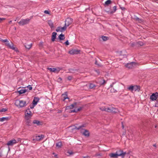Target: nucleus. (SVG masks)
Wrapping results in <instances>:
<instances>
[{
	"mask_svg": "<svg viewBox=\"0 0 158 158\" xmlns=\"http://www.w3.org/2000/svg\"><path fill=\"white\" fill-rule=\"evenodd\" d=\"M15 105L19 107H23L26 106V102L23 100H17L15 102Z\"/></svg>",
	"mask_w": 158,
	"mask_h": 158,
	"instance_id": "1",
	"label": "nucleus"
},
{
	"mask_svg": "<svg viewBox=\"0 0 158 158\" xmlns=\"http://www.w3.org/2000/svg\"><path fill=\"white\" fill-rule=\"evenodd\" d=\"M33 114L28 107L25 111L24 118H31Z\"/></svg>",
	"mask_w": 158,
	"mask_h": 158,
	"instance_id": "2",
	"label": "nucleus"
},
{
	"mask_svg": "<svg viewBox=\"0 0 158 158\" xmlns=\"http://www.w3.org/2000/svg\"><path fill=\"white\" fill-rule=\"evenodd\" d=\"M125 155V153H123L122 152L118 154L116 153H111L109 154V156L111 157L114 158H117L118 156H121L123 158Z\"/></svg>",
	"mask_w": 158,
	"mask_h": 158,
	"instance_id": "3",
	"label": "nucleus"
},
{
	"mask_svg": "<svg viewBox=\"0 0 158 158\" xmlns=\"http://www.w3.org/2000/svg\"><path fill=\"white\" fill-rule=\"evenodd\" d=\"M0 40L4 43H5L6 45L10 48L13 49H15V48L13 47V44L11 42V44H10L7 40H3L1 39Z\"/></svg>",
	"mask_w": 158,
	"mask_h": 158,
	"instance_id": "4",
	"label": "nucleus"
},
{
	"mask_svg": "<svg viewBox=\"0 0 158 158\" xmlns=\"http://www.w3.org/2000/svg\"><path fill=\"white\" fill-rule=\"evenodd\" d=\"M30 20V19L29 18L21 19L18 22V23L20 25L23 26L28 23Z\"/></svg>",
	"mask_w": 158,
	"mask_h": 158,
	"instance_id": "5",
	"label": "nucleus"
},
{
	"mask_svg": "<svg viewBox=\"0 0 158 158\" xmlns=\"http://www.w3.org/2000/svg\"><path fill=\"white\" fill-rule=\"evenodd\" d=\"M96 86L95 84L93 83H90L87 84L85 85L84 86V88L85 90H87V89H86V87H89V89H94L96 87Z\"/></svg>",
	"mask_w": 158,
	"mask_h": 158,
	"instance_id": "6",
	"label": "nucleus"
},
{
	"mask_svg": "<svg viewBox=\"0 0 158 158\" xmlns=\"http://www.w3.org/2000/svg\"><path fill=\"white\" fill-rule=\"evenodd\" d=\"M73 22V19L71 18H67L65 21V26L67 27L70 25Z\"/></svg>",
	"mask_w": 158,
	"mask_h": 158,
	"instance_id": "7",
	"label": "nucleus"
},
{
	"mask_svg": "<svg viewBox=\"0 0 158 158\" xmlns=\"http://www.w3.org/2000/svg\"><path fill=\"white\" fill-rule=\"evenodd\" d=\"M77 103L74 102L69 106H67L66 107V110H69L72 109L73 108H76L77 106Z\"/></svg>",
	"mask_w": 158,
	"mask_h": 158,
	"instance_id": "8",
	"label": "nucleus"
},
{
	"mask_svg": "<svg viewBox=\"0 0 158 158\" xmlns=\"http://www.w3.org/2000/svg\"><path fill=\"white\" fill-rule=\"evenodd\" d=\"M109 109L108 112L115 113L118 112V109L116 108L113 107H109Z\"/></svg>",
	"mask_w": 158,
	"mask_h": 158,
	"instance_id": "9",
	"label": "nucleus"
},
{
	"mask_svg": "<svg viewBox=\"0 0 158 158\" xmlns=\"http://www.w3.org/2000/svg\"><path fill=\"white\" fill-rule=\"evenodd\" d=\"M158 97V93L156 92L153 94L150 97V98L152 101L156 100Z\"/></svg>",
	"mask_w": 158,
	"mask_h": 158,
	"instance_id": "10",
	"label": "nucleus"
},
{
	"mask_svg": "<svg viewBox=\"0 0 158 158\" xmlns=\"http://www.w3.org/2000/svg\"><path fill=\"white\" fill-rule=\"evenodd\" d=\"M80 50L76 49H72L69 51V53L71 55L76 54L79 53Z\"/></svg>",
	"mask_w": 158,
	"mask_h": 158,
	"instance_id": "11",
	"label": "nucleus"
},
{
	"mask_svg": "<svg viewBox=\"0 0 158 158\" xmlns=\"http://www.w3.org/2000/svg\"><path fill=\"white\" fill-rule=\"evenodd\" d=\"M67 27L64 25L63 27H57L56 30V31L57 32L60 31L63 32L65 31Z\"/></svg>",
	"mask_w": 158,
	"mask_h": 158,
	"instance_id": "12",
	"label": "nucleus"
},
{
	"mask_svg": "<svg viewBox=\"0 0 158 158\" xmlns=\"http://www.w3.org/2000/svg\"><path fill=\"white\" fill-rule=\"evenodd\" d=\"M15 143H16V141L15 139H14L9 141L7 142V145L8 146H12Z\"/></svg>",
	"mask_w": 158,
	"mask_h": 158,
	"instance_id": "13",
	"label": "nucleus"
},
{
	"mask_svg": "<svg viewBox=\"0 0 158 158\" xmlns=\"http://www.w3.org/2000/svg\"><path fill=\"white\" fill-rule=\"evenodd\" d=\"M135 63L134 62H131V63H127L125 66L126 67L129 69H132L134 67V65H135Z\"/></svg>",
	"mask_w": 158,
	"mask_h": 158,
	"instance_id": "14",
	"label": "nucleus"
},
{
	"mask_svg": "<svg viewBox=\"0 0 158 158\" xmlns=\"http://www.w3.org/2000/svg\"><path fill=\"white\" fill-rule=\"evenodd\" d=\"M66 99H69V98L68 97L67 93V92H65L64 94H62L61 96V99L64 101Z\"/></svg>",
	"mask_w": 158,
	"mask_h": 158,
	"instance_id": "15",
	"label": "nucleus"
},
{
	"mask_svg": "<svg viewBox=\"0 0 158 158\" xmlns=\"http://www.w3.org/2000/svg\"><path fill=\"white\" fill-rule=\"evenodd\" d=\"M114 83H113L111 84L110 85V87L111 88L110 91L111 93H116L117 92V89H114Z\"/></svg>",
	"mask_w": 158,
	"mask_h": 158,
	"instance_id": "16",
	"label": "nucleus"
},
{
	"mask_svg": "<svg viewBox=\"0 0 158 158\" xmlns=\"http://www.w3.org/2000/svg\"><path fill=\"white\" fill-rule=\"evenodd\" d=\"M39 98L38 97H35L32 102V103L34 106L36 105L37 103L39 102Z\"/></svg>",
	"mask_w": 158,
	"mask_h": 158,
	"instance_id": "17",
	"label": "nucleus"
},
{
	"mask_svg": "<svg viewBox=\"0 0 158 158\" xmlns=\"http://www.w3.org/2000/svg\"><path fill=\"white\" fill-rule=\"evenodd\" d=\"M25 120V122H26V124L27 126H30L31 122V118H24Z\"/></svg>",
	"mask_w": 158,
	"mask_h": 158,
	"instance_id": "18",
	"label": "nucleus"
},
{
	"mask_svg": "<svg viewBox=\"0 0 158 158\" xmlns=\"http://www.w3.org/2000/svg\"><path fill=\"white\" fill-rule=\"evenodd\" d=\"M140 90V87L139 85H134V91L139 92Z\"/></svg>",
	"mask_w": 158,
	"mask_h": 158,
	"instance_id": "19",
	"label": "nucleus"
},
{
	"mask_svg": "<svg viewBox=\"0 0 158 158\" xmlns=\"http://www.w3.org/2000/svg\"><path fill=\"white\" fill-rule=\"evenodd\" d=\"M56 34L57 33L56 32H53L52 33V41L54 42L55 41Z\"/></svg>",
	"mask_w": 158,
	"mask_h": 158,
	"instance_id": "20",
	"label": "nucleus"
},
{
	"mask_svg": "<svg viewBox=\"0 0 158 158\" xmlns=\"http://www.w3.org/2000/svg\"><path fill=\"white\" fill-rule=\"evenodd\" d=\"M109 107L106 108L105 106H102L99 108V109L102 111H105L108 112Z\"/></svg>",
	"mask_w": 158,
	"mask_h": 158,
	"instance_id": "21",
	"label": "nucleus"
},
{
	"mask_svg": "<svg viewBox=\"0 0 158 158\" xmlns=\"http://www.w3.org/2000/svg\"><path fill=\"white\" fill-rule=\"evenodd\" d=\"M44 137V135H38L35 136V139L37 140H40L42 139H43Z\"/></svg>",
	"mask_w": 158,
	"mask_h": 158,
	"instance_id": "22",
	"label": "nucleus"
},
{
	"mask_svg": "<svg viewBox=\"0 0 158 158\" xmlns=\"http://www.w3.org/2000/svg\"><path fill=\"white\" fill-rule=\"evenodd\" d=\"M83 135L85 136L88 137L89 135V133L88 130H85L83 133Z\"/></svg>",
	"mask_w": 158,
	"mask_h": 158,
	"instance_id": "23",
	"label": "nucleus"
},
{
	"mask_svg": "<svg viewBox=\"0 0 158 158\" xmlns=\"http://www.w3.org/2000/svg\"><path fill=\"white\" fill-rule=\"evenodd\" d=\"M134 85H131L127 88L128 90L131 91V92H133L134 91Z\"/></svg>",
	"mask_w": 158,
	"mask_h": 158,
	"instance_id": "24",
	"label": "nucleus"
},
{
	"mask_svg": "<svg viewBox=\"0 0 158 158\" xmlns=\"http://www.w3.org/2000/svg\"><path fill=\"white\" fill-rule=\"evenodd\" d=\"M27 90V89H22L21 90L18 91V92L20 94H22L24 93H25L26 92Z\"/></svg>",
	"mask_w": 158,
	"mask_h": 158,
	"instance_id": "25",
	"label": "nucleus"
},
{
	"mask_svg": "<svg viewBox=\"0 0 158 158\" xmlns=\"http://www.w3.org/2000/svg\"><path fill=\"white\" fill-rule=\"evenodd\" d=\"M85 124H83L80 126H79L78 127H75V129L77 130H79V129H81L82 127H85Z\"/></svg>",
	"mask_w": 158,
	"mask_h": 158,
	"instance_id": "26",
	"label": "nucleus"
},
{
	"mask_svg": "<svg viewBox=\"0 0 158 158\" xmlns=\"http://www.w3.org/2000/svg\"><path fill=\"white\" fill-rule=\"evenodd\" d=\"M24 46L26 48L29 49L32 47V44H26L24 45Z\"/></svg>",
	"mask_w": 158,
	"mask_h": 158,
	"instance_id": "27",
	"label": "nucleus"
},
{
	"mask_svg": "<svg viewBox=\"0 0 158 158\" xmlns=\"http://www.w3.org/2000/svg\"><path fill=\"white\" fill-rule=\"evenodd\" d=\"M48 23L51 29L54 28V27L53 24L51 21H48Z\"/></svg>",
	"mask_w": 158,
	"mask_h": 158,
	"instance_id": "28",
	"label": "nucleus"
},
{
	"mask_svg": "<svg viewBox=\"0 0 158 158\" xmlns=\"http://www.w3.org/2000/svg\"><path fill=\"white\" fill-rule=\"evenodd\" d=\"M59 39L60 40H63L64 39V35L62 34H60L58 37Z\"/></svg>",
	"mask_w": 158,
	"mask_h": 158,
	"instance_id": "29",
	"label": "nucleus"
},
{
	"mask_svg": "<svg viewBox=\"0 0 158 158\" xmlns=\"http://www.w3.org/2000/svg\"><path fill=\"white\" fill-rule=\"evenodd\" d=\"M39 120H34L33 121V123L34 124H36L37 125H40L41 124Z\"/></svg>",
	"mask_w": 158,
	"mask_h": 158,
	"instance_id": "30",
	"label": "nucleus"
},
{
	"mask_svg": "<svg viewBox=\"0 0 158 158\" xmlns=\"http://www.w3.org/2000/svg\"><path fill=\"white\" fill-rule=\"evenodd\" d=\"M111 0H107L105 2L104 6H108L110 4H111Z\"/></svg>",
	"mask_w": 158,
	"mask_h": 158,
	"instance_id": "31",
	"label": "nucleus"
},
{
	"mask_svg": "<svg viewBox=\"0 0 158 158\" xmlns=\"http://www.w3.org/2000/svg\"><path fill=\"white\" fill-rule=\"evenodd\" d=\"M48 69L51 72H55L56 70V69L52 68H48Z\"/></svg>",
	"mask_w": 158,
	"mask_h": 158,
	"instance_id": "32",
	"label": "nucleus"
},
{
	"mask_svg": "<svg viewBox=\"0 0 158 158\" xmlns=\"http://www.w3.org/2000/svg\"><path fill=\"white\" fill-rule=\"evenodd\" d=\"M8 119V117H2V118H0V122H3L5 120H7Z\"/></svg>",
	"mask_w": 158,
	"mask_h": 158,
	"instance_id": "33",
	"label": "nucleus"
},
{
	"mask_svg": "<svg viewBox=\"0 0 158 158\" xmlns=\"http://www.w3.org/2000/svg\"><path fill=\"white\" fill-rule=\"evenodd\" d=\"M56 146L59 148H60L62 146V143L61 142H59L56 143Z\"/></svg>",
	"mask_w": 158,
	"mask_h": 158,
	"instance_id": "34",
	"label": "nucleus"
},
{
	"mask_svg": "<svg viewBox=\"0 0 158 158\" xmlns=\"http://www.w3.org/2000/svg\"><path fill=\"white\" fill-rule=\"evenodd\" d=\"M102 38L104 41H106V40H107L109 39L108 37H107L106 36H102Z\"/></svg>",
	"mask_w": 158,
	"mask_h": 158,
	"instance_id": "35",
	"label": "nucleus"
},
{
	"mask_svg": "<svg viewBox=\"0 0 158 158\" xmlns=\"http://www.w3.org/2000/svg\"><path fill=\"white\" fill-rule=\"evenodd\" d=\"M102 82H100V85H104L106 83L105 81L104 80H102Z\"/></svg>",
	"mask_w": 158,
	"mask_h": 158,
	"instance_id": "36",
	"label": "nucleus"
},
{
	"mask_svg": "<svg viewBox=\"0 0 158 158\" xmlns=\"http://www.w3.org/2000/svg\"><path fill=\"white\" fill-rule=\"evenodd\" d=\"M138 44L140 46H142L143 45V43L142 41H139L138 42Z\"/></svg>",
	"mask_w": 158,
	"mask_h": 158,
	"instance_id": "37",
	"label": "nucleus"
},
{
	"mask_svg": "<svg viewBox=\"0 0 158 158\" xmlns=\"http://www.w3.org/2000/svg\"><path fill=\"white\" fill-rule=\"evenodd\" d=\"M7 109L6 108H2L1 110H0V112H5L6 111H7Z\"/></svg>",
	"mask_w": 158,
	"mask_h": 158,
	"instance_id": "38",
	"label": "nucleus"
},
{
	"mask_svg": "<svg viewBox=\"0 0 158 158\" xmlns=\"http://www.w3.org/2000/svg\"><path fill=\"white\" fill-rule=\"evenodd\" d=\"M122 152L123 153H125V154H126V152H123L122 150H120L118 151L116 153H120Z\"/></svg>",
	"mask_w": 158,
	"mask_h": 158,
	"instance_id": "39",
	"label": "nucleus"
},
{
	"mask_svg": "<svg viewBox=\"0 0 158 158\" xmlns=\"http://www.w3.org/2000/svg\"><path fill=\"white\" fill-rule=\"evenodd\" d=\"M27 87L29 90H31L32 89V87L31 85H29L27 86Z\"/></svg>",
	"mask_w": 158,
	"mask_h": 158,
	"instance_id": "40",
	"label": "nucleus"
},
{
	"mask_svg": "<svg viewBox=\"0 0 158 158\" xmlns=\"http://www.w3.org/2000/svg\"><path fill=\"white\" fill-rule=\"evenodd\" d=\"M113 10H114V11H113V13L115 12V11L117 10V7L116 6H114L113 7Z\"/></svg>",
	"mask_w": 158,
	"mask_h": 158,
	"instance_id": "41",
	"label": "nucleus"
},
{
	"mask_svg": "<svg viewBox=\"0 0 158 158\" xmlns=\"http://www.w3.org/2000/svg\"><path fill=\"white\" fill-rule=\"evenodd\" d=\"M21 141V139L20 138H18L17 140H16V143H18L19 142H20Z\"/></svg>",
	"mask_w": 158,
	"mask_h": 158,
	"instance_id": "42",
	"label": "nucleus"
},
{
	"mask_svg": "<svg viewBox=\"0 0 158 158\" xmlns=\"http://www.w3.org/2000/svg\"><path fill=\"white\" fill-rule=\"evenodd\" d=\"M82 109V107H80L76 110L77 112L81 111Z\"/></svg>",
	"mask_w": 158,
	"mask_h": 158,
	"instance_id": "43",
	"label": "nucleus"
},
{
	"mask_svg": "<svg viewBox=\"0 0 158 158\" xmlns=\"http://www.w3.org/2000/svg\"><path fill=\"white\" fill-rule=\"evenodd\" d=\"M77 112V111H76V110L75 109L71 110L69 111V113Z\"/></svg>",
	"mask_w": 158,
	"mask_h": 158,
	"instance_id": "44",
	"label": "nucleus"
},
{
	"mask_svg": "<svg viewBox=\"0 0 158 158\" xmlns=\"http://www.w3.org/2000/svg\"><path fill=\"white\" fill-rule=\"evenodd\" d=\"M67 79L69 80H71L72 79V77L71 76H69L68 77Z\"/></svg>",
	"mask_w": 158,
	"mask_h": 158,
	"instance_id": "45",
	"label": "nucleus"
},
{
	"mask_svg": "<svg viewBox=\"0 0 158 158\" xmlns=\"http://www.w3.org/2000/svg\"><path fill=\"white\" fill-rule=\"evenodd\" d=\"M6 19L5 18H0V23H1L3 20H5Z\"/></svg>",
	"mask_w": 158,
	"mask_h": 158,
	"instance_id": "46",
	"label": "nucleus"
},
{
	"mask_svg": "<svg viewBox=\"0 0 158 158\" xmlns=\"http://www.w3.org/2000/svg\"><path fill=\"white\" fill-rule=\"evenodd\" d=\"M44 13L45 14H50L48 10H45L44 11Z\"/></svg>",
	"mask_w": 158,
	"mask_h": 158,
	"instance_id": "47",
	"label": "nucleus"
},
{
	"mask_svg": "<svg viewBox=\"0 0 158 158\" xmlns=\"http://www.w3.org/2000/svg\"><path fill=\"white\" fill-rule=\"evenodd\" d=\"M155 106L156 107H158V101H156V102Z\"/></svg>",
	"mask_w": 158,
	"mask_h": 158,
	"instance_id": "48",
	"label": "nucleus"
},
{
	"mask_svg": "<svg viewBox=\"0 0 158 158\" xmlns=\"http://www.w3.org/2000/svg\"><path fill=\"white\" fill-rule=\"evenodd\" d=\"M65 44L66 45H69V41H68V40H67L66 41L65 43Z\"/></svg>",
	"mask_w": 158,
	"mask_h": 158,
	"instance_id": "49",
	"label": "nucleus"
},
{
	"mask_svg": "<svg viewBox=\"0 0 158 158\" xmlns=\"http://www.w3.org/2000/svg\"><path fill=\"white\" fill-rule=\"evenodd\" d=\"M136 20L138 21H141V19H139V18H138V17H137L136 18Z\"/></svg>",
	"mask_w": 158,
	"mask_h": 158,
	"instance_id": "50",
	"label": "nucleus"
},
{
	"mask_svg": "<svg viewBox=\"0 0 158 158\" xmlns=\"http://www.w3.org/2000/svg\"><path fill=\"white\" fill-rule=\"evenodd\" d=\"M120 8L122 10H124L125 9V8L124 7H120Z\"/></svg>",
	"mask_w": 158,
	"mask_h": 158,
	"instance_id": "51",
	"label": "nucleus"
},
{
	"mask_svg": "<svg viewBox=\"0 0 158 158\" xmlns=\"http://www.w3.org/2000/svg\"><path fill=\"white\" fill-rule=\"evenodd\" d=\"M34 107V106H30V108L31 109H33Z\"/></svg>",
	"mask_w": 158,
	"mask_h": 158,
	"instance_id": "52",
	"label": "nucleus"
},
{
	"mask_svg": "<svg viewBox=\"0 0 158 158\" xmlns=\"http://www.w3.org/2000/svg\"><path fill=\"white\" fill-rule=\"evenodd\" d=\"M153 146L155 147H156V144H154L153 145Z\"/></svg>",
	"mask_w": 158,
	"mask_h": 158,
	"instance_id": "53",
	"label": "nucleus"
},
{
	"mask_svg": "<svg viewBox=\"0 0 158 158\" xmlns=\"http://www.w3.org/2000/svg\"><path fill=\"white\" fill-rule=\"evenodd\" d=\"M122 127H123V128H124V126H123V123H122Z\"/></svg>",
	"mask_w": 158,
	"mask_h": 158,
	"instance_id": "54",
	"label": "nucleus"
},
{
	"mask_svg": "<svg viewBox=\"0 0 158 158\" xmlns=\"http://www.w3.org/2000/svg\"><path fill=\"white\" fill-rule=\"evenodd\" d=\"M157 127V125H156V126H155V128H156V127Z\"/></svg>",
	"mask_w": 158,
	"mask_h": 158,
	"instance_id": "55",
	"label": "nucleus"
},
{
	"mask_svg": "<svg viewBox=\"0 0 158 158\" xmlns=\"http://www.w3.org/2000/svg\"><path fill=\"white\" fill-rule=\"evenodd\" d=\"M8 150L9 151L10 150V148L9 147H8Z\"/></svg>",
	"mask_w": 158,
	"mask_h": 158,
	"instance_id": "56",
	"label": "nucleus"
},
{
	"mask_svg": "<svg viewBox=\"0 0 158 158\" xmlns=\"http://www.w3.org/2000/svg\"><path fill=\"white\" fill-rule=\"evenodd\" d=\"M70 154H72V153H70V152H68Z\"/></svg>",
	"mask_w": 158,
	"mask_h": 158,
	"instance_id": "57",
	"label": "nucleus"
},
{
	"mask_svg": "<svg viewBox=\"0 0 158 158\" xmlns=\"http://www.w3.org/2000/svg\"><path fill=\"white\" fill-rule=\"evenodd\" d=\"M95 64H97V62L96 61V62H95Z\"/></svg>",
	"mask_w": 158,
	"mask_h": 158,
	"instance_id": "58",
	"label": "nucleus"
},
{
	"mask_svg": "<svg viewBox=\"0 0 158 158\" xmlns=\"http://www.w3.org/2000/svg\"><path fill=\"white\" fill-rule=\"evenodd\" d=\"M86 157H84V158H86Z\"/></svg>",
	"mask_w": 158,
	"mask_h": 158,
	"instance_id": "59",
	"label": "nucleus"
},
{
	"mask_svg": "<svg viewBox=\"0 0 158 158\" xmlns=\"http://www.w3.org/2000/svg\"><path fill=\"white\" fill-rule=\"evenodd\" d=\"M11 21H10V23H11Z\"/></svg>",
	"mask_w": 158,
	"mask_h": 158,
	"instance_id": "60",
	"label": "nucleus"
}]
</instances>
